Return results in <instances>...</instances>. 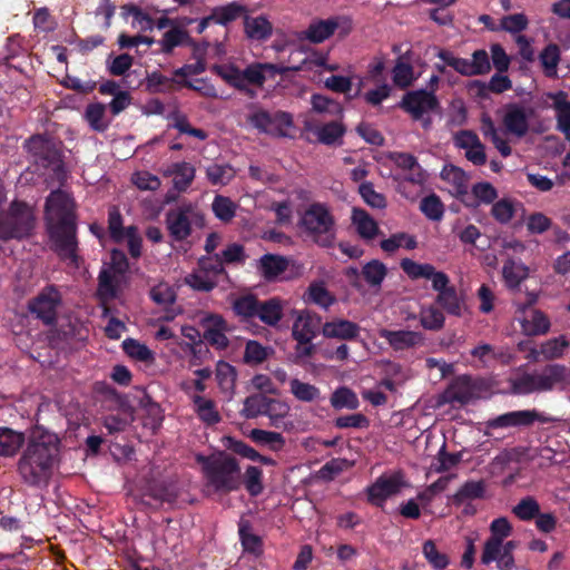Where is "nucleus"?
Returning a JSON list of instances; mask_svg holds the SVG:
<instances>
[{"label":"nucleus","instance_id":"obj_1","mask_svg":"<svg viewBox=\"0 0 570 570\" xmlns=\"http://www.w3.org/2000/svg\"><path fill=\"white\" fill-rule=\"evenodd\" d=\"M45 213L51 249L61 261H69L78 268L80 257L72 197L62 189L52 190L46 199Z\"/></svg>","mask_w":570,"mask_h":570},{"label":"nucleus","instance_id":"obj_2","mask_svg":"<svg viewBox=\"0 0 570 570\" xmlns=\"http://www.w3.org/2000/svg\"><path fill=\"white\" fill-rule=\"evenodd\" d=\"M512 533V525L504 517L494 519L490 524V537L483 544L481 562L490 564L494 562L499 570H512L515 566L513 551L517 542L505 540Z\"/></svg>","mask_w":570,"mask_h":570},{"label":"nucleus","instance_id":"obj_3","mask_svg":"<svg viewBox=\"0 0 570 570\" xmlns=\"http://www.w3.org/2000/svg\"><path fill=\"white\" fill-rule=\"evenodd\" d=\"M335 217L324 203L315 202L301 215L298 227L321 247H332L335 239Z\"/></svg>","mask_w":570,"mask_h":570},{"label":"nucleus","instance_id":"obj_4","mask_svg":"<svg viewBox=\"0 0 570 570\" xmlns=\"http://www.w3.org/2000/svg\"><path fill=\"white\" fill-rule=\"evenodd\" d=\"M568 368L563 364H548L540 373H523L509 380L510 392L528 395L534 392L552 391L568 381Z\"/></svg>","mask_w":570,"mask_h":570},{"label":"nucleus","instance_id":"obj_5","mask_svg":"<svg viewBox=\"0 0 570 570\" xmlns=\"http://www.w3.org/2000/svg\"><path fill=\"white\" fill-rule=\"evenodd\" d=\"M60 452L59 436L37 424L29 430L26 449L18 463H56L60 459Z\"/></svg>","mask_w":570,"mask_h":570},{"label":"nucleus","instance_id":"obj_6","mask_svg":"<svg viewBox=\"0 0 570 570\" xmlns=\"http://www.w3.org/2000/svg\"><path fill=\"white\" fill-rule=\"evenodd\" d=\"M35 228V216L29 205L14 200L8 213L0 217V239H22L28 237Z\"/></svg>","mask_w":570,"mask_h":570},{"label":"nucleus","instance_id":"obj_7","mask_svg":"<svg viewBox=\"0 0 570 570\" xmlns=\"http://www.w3.org/2000/svg\"><path fill=\"white\" fill-rule=\"evenodd\" d=\"M60 144L47 135H33L24 142V148L35 163L46 169L51 168L57 176L65 173Z\"/></svg>","mask_w":570,"mask_h":570},{"label":"nucleus","instance_id":"obj_8","mask_svg":"<svg viewBox=\"0 0 570 570\" xmlns=\"http://www.w3.org/2000/svg\"><path fill=\"white\" fill-rule=\"evenodd\" d=\"M306 60L299 66L284 67L269 62H254L248 65L240 75L242 89L239 91L249 92L248 85L262 87L267 79H274L277 75H286L289 71H301L305 69Z\"/></svg>","mask_w":570,"mask_h":570},{"label":"nucleus","instance_id":"obj_9","mask_svg":"<svg viewBox=\"0 0 570 570\" xmlns=\"http://www.w3.org/2000/svg\"><path fill=\"white\" fill-rule=\"evenodd\" d=\"M61 294L55 285L46 286L29 302V311L46 325L57 322L58 307L61 304Z\"/></svg>","mask_w":570,"mask_h":570},{"label":"nucleus","instance_id":"obj_10","mask_svg":"<svg viewBox=\"0 0 570 570\" xmlns=\"http://www.w3.org/2000/svg\"><path fill=\"white\" fill-rule=\"evenodd\" d=\"M249 122L261 132L274 137H288L287 130L293 127V117L289 112L281 110H258L249 116Z\"/></svg>","mask_w":570,"mask_h":570},{"label":"nucleus","instance_id":"obj_11","mask_svg":"<svg viewBox=\"0 0 570 570\" xmlns=\"http://www.w3.org/2000/svg\"><path fill=\"white\" fill-rule=\"evenodd\" d=\"M409 483L400 472L383 474L366 488L367 500L376 507H383L385 501L407 488Z\"/></svg>","mask_w":570,"mask_h":570},{"label":"nucleus","instance_id":"obj_12","mask_svg":"<svg viewBox=\"0 0 570 570\" xmlns=\"http://www.w3.org/2000/svg\"><path fill=\"white\" fill-rule=\"evenodd\" d=\"M399 106L413 119L419 120L424 114L436 111L440 108V101L433 90L417 89L406 92Z\"/></svg>","mask_w":570,"mask_h":570},{"label":"nucleus","instance_id":"obj_13","mask_svg":"<svg viewBox=\"0 0 570 570\" xmlns=\"http://www.w3.org/2000/svg\"><path fill=\"white\" fill-rule=\"evenodd\" d=\"M320 332L323 333L322 317L309 309H302L296 312L292 327V337L296 343H309Z\"/></svg>","mask_w":570,"mask_h":570},{"label":"nucleus","instance_id":"obj_14","mask_svg":"<svg viewBox=\"0 0 570 570\" xmlns=\"http://www.w3.org/2000/svg\"><path fill=\"white\" fill-rule=\"evenodd\" d=\"M194 210L191 204H184L169 209L166 214V225L170 237L176 242H183L191 234L190 215Z\"/></svg>","mask_w":570,"mask_h":570},{"label":"nucleus","instance_id":"obj_15","mask_svg":"<svg viewBox=\"0 0 570 570\" xmlns=\"http://www.w3.org/2000/svg\"><path fill=\"white\" fill-rule=\"evenodd\" d=\"M204 474L216 490L232 491L240 484L238 465H204Z\"/></svg>","mask_w":570,"mask_h":570},{"label":"nucleus","instance_id":"obj_16","mask_svg":"<svg viewBox=\"0 0 570 570\" xmlns=\"http://www.w3.org/2000/svg\"><path fill=\"white\" fill-rule=\"evenodd\" d=\"M400 265L403 272L411 279H431L433 289H438L443 286L446 279V274L444 272L436 271L435 267L429 263L421 264L411 258H403Z\"/></svg>","mask_w":570,"mask_h":570},{"label":"nucleus","instance_id":"obj_17","mask_svg":"<svg viewBox=\"0 0 570 570\" xmlns=\"http://www.w3.org/2000/svg\"><path fill=\"white\" fill-rule=\"evenodd\" d=\"M546 422L537 410H519L501 414L490 421L489 425L493 429L510 426H530L534 422Z\"/></svg>","mask_w":570,"mask_h":570},{"label":"nucleus","instance_id":"obj_18","mask_svg":"<svg viewBox=\"0 0 570 570\" xmlns=\"http://www.w3.org/2000/svg\"><path fill=\"white\" fill-rule=\"evenodd\" d=\"M360 332L357 323L344 318H335L323 324V336L326 338L354 341L358 338Z\"/></svg>","mask_w":570,"mask_h":570},{"label":"nucleus","instance_id":"obj_19","mask_svg":"<svg viewBox=\"0 0 570 570\" xmlns=\"http://www.w3.org/2000/svg\"><path fill=\"white\" fill-rule=\"evenodd\" d=\"M381 336L387 341L390 346L394 351H403L417 345H422L424 342V335L421 332L415 331H389L384 330Z\"/></svg>","mask_w":570,"mask_h":570},{"label":"nucleus","instance_id":"obj_20","mask_svg":"<svg viewBox=\"0 0 570 570\" xmlns=\"http://www.w3.org/2000/svg\"><path fill=\"white\" fill-rule=\"evenodd\" d=\"M317 138V141L325 146H341L343 137L346 132V127L343 122L332 120L323 125L308 127Z\"/></svg>","mask_w":570,"mask_h":570},{"label":"nucleus","instance_id":"obj_21","mask_svg":"<svg viewBox=\"0 0 570 570\" xmlns=\"http://www.w3.org/2000/svg\"><path fill=\"white\" fill-rule=\"evenodd\" d=\"M434 291L438 292L435 303L442 309L453 316L462 315V299L460 298L456 288L453 285H450V277L448 275L444 285Z\"/></svg>","mask_w":570,"mask_h":570},{"label":"nucleus","instance_id":"obj_22","mask_svg":"<svg viewBox=\"0 0 570 570\" xmlns=\"http://www.w3.org/2000/svg\"><path fill=\"white\" fill-rule=\"evenodd\" d=\"M27 443V436L23 432L11 428H0V456L11 458Z\"/></svg>","mask_w":570,"mask_h":570},{"label":"nucleus","instance_id":"obj_23","mask_svg":"<svg viewBox=\"0 0 570 570\" xmlns=\"http://www.w3.org/2000/svg\"><path fill=\"white\" fill-rule=\"evenodd\" d=\"M450 402L466 404L473 396V380L470 375L456 376L445 391Z\"/></svg>","mask_w":570,"mask_h":570},{"label":"nucleus","instance_id":"obj_24","mask_svg":"<svg viewBox=\"0 0 570 570\" xmlns=\"http://www.w3.org/2000/svg\"><path fill=\"white\" fill-rule=\"evenodd\" d=\"M338 27V18L321 19L312 22L304 31V38L312 43H321L334 35Z\"/></svg>","mask_w":570,"mask_h":570},{"label":"nucleus","instance_id":"obj_25","mask_svg":"<svg viewBox=\"0 0 570 570\" xmlns=\"http://www.w3.org/2000/svg\"><path fill=\"white\" fill-rule=\"evenodd\" d=\"M288 265L285 256L268 253L259 258L258 269L266 281H274L288 268Z\"/></svg>","mask_w":570,"mask_h":570},{"label":"nucleus","instance_id":"obj_26","mask_svg":"<svg viewBox=\"0 0 570 570\" xmlns=\"http://www.w3.org/2000/svg\"><path fill=\"white\" fill-rule=\"evenodd\" d=\"M352 223L355 225L357 234L363 238L371 240L380 232L375 219L363 208L354 207L352 210Z\"/></svg>","mask_w":570,"mask_h":570},{"label":"nucleus","instance_id":"obj_27","mask_svg":"<svg viewBox=\"0 0 570 570\" xmlns=\"http://www.w3.org/2000/svg\"><path fill=\"white\" fill-rule=\"evenodd\" d=\"M197 417L206 425L213 426L222 421V416L213 400L196 394L191 397Z\"/></svg>","mask_w":570,"mask_h":570},{"label":"nucleus","instance_id":"obj_28","mask_svg":"<svg viewBox=\"0 0 570 570\" xmlns=\"http://www.w3.org/2000/svg\"><path fill=\"white\" fill-rule=\"evenodd\" d=\"M284 316L283 302L278 297L259 301L257 316L264 324L276 326Z\"/></svg>","mask_w":570,"mask_h":570},{"label":"nucleus","instance_id":"obj_29","mask_svg":"<svg viewBox=\"0 0 570 570\" xmlns=\"http://www.w3.org/2000/svg\"><path fill=\"white\" fill-rule=\"evenodd\" d=\"M503 124L509 132L522 137L528 131V118L522 107L510 105L503 118Z\"/></svg>","mask_w":570,"mask_h":570},{"label":"nucleus","instance_id":"obj_30","mask_svg":"<svg viewBox=\"0 0 570 570\" xmlns=\"http://www.w3.org/2000/svg\"><path fill=\"white\" fill-rule=\"evenodd\" d=\"M304 299L306 303L315 304L324 309L331 307L336 301L323 282H312L306 289Z\"/></svg>","mask_w":570,"mask_h":570},{"label":"nucleus","instance_id":"obj_31","mask_svg":"<svg viewBox=\"0 0 570 570\" xmlns=\"http://www.w3.org/2000/svg\"><path fill=\"white\" fill-rule=\"evenodd\" d=\"M246 12L247 9L245 6L233 1L226 6L213 8L210 11V19L214 20V23L227 26L230 22L237 20L239 17L244 16Z\"/></svg>","mask_w":570,"mask_h":570},{"label":"nucleus","instance_id":"obj_32","mask_svg":"<svg viewBox=\"0 0 570 570\" xmlns=\"http://www.w3.org/2000/svg\"><path fill=\"white\" fill-rule=\"evenodd\" d=\"M158 43L160 45L161 52L169 55L176 47L185 43L190 45L193 43V40L190 39L187 30L177 26L168 29Z\"/></svg>","mask_w":570,"mask_h":570},{"label":"nucleus","instance_id":"obj_33","mask_svg":"<svg viewBox=\"0 0 570 570\" xmlns=\"http://www.w3.org/2000/svg\"><path fill=\"white\" fill-rule=\"evenodd\" d=\"M106 108L102 102H92L86 107L85 119L97 132H104L110 126V120L106 119Z\"/></svg>","mask_w":570,"mask_h":570},{"label":"nucleus","instance_id":"obj_34","mask_svg":"<svg viewBox=\"0 0 570 570\" xmlns=\"http://www.w3.org/2000/svg\"><path fill=\"white\" fill-rule=\"evenodd\" d=\"M390 159L399 168L412 171L411 176L407 178L410 181L420 184L424 180L422 168L419 165L417 159L412 154L392 153L390 155Z\"/></svg>","mask_w":570,"mask_h":570},{"label":"nucleus","instance_id":"obj_35","mask_svg":"<svg viewBox=\"0 0 570 570\" xmlns=\"http://www.w3.org/2000/svg\"><path fill=\"white\" fill-rule=\"evenodd\" d=\"M539 61L543 73L548 78L558 77V65L560 62V48L556 43H549L539 55Z\"/></svg>","mask_w":570,"mask_h":570},{"label":"nucleus","instance_id":"obj_36","mask_svg":"<svg viewBox=\"0 0 570 570\" xmlns=\"http://www.w3.org/2000/svg\"><path fill=\"white\" fill-rule=\"evenodd\" d=\"M244 27L247 37L254 40H265L273 31L272 23L263 16L255 18L246 16Z\"/></svg>","mask_w":570,"mask_h":570},{"label":"nucleus","instance_id":"obj_37","mask_svg":"<svg viewBox=\"0 0 570 570\" xmlns=\"http://www.w3.org/2000/svg\"><path fill=\"white\" fill-rule=\"evenodd\" d=\"M387 275V267L379 259H372L362 267L364 282L372 288H380Z\"/></svg>","mask_w":570,"mask_h":570},{"label":"nucleus","instance_id":"obj_38","mask_svg":"<svg viewBox=\"0 0 570 570\" xmlns=\"http://www.w3.org/2000/svg\"><path fill=\"white\" fill-rule=\"evenodd\" d=\"M566 91H557L548 94V98L552 100V108L556 110L557 129L570 124V101L567 100Z\"/></svg>","mask_w":570,"mask_h":570},{"label":"nucleus","instance_id":"obj_39","mask_svg":"<svg viewBox=\"0 0 570 570\" xmlns=\"http://www.w3.org/2000/svg\"><path fill=\"white\" fill-rule=\"evenodd\" d=\"M237 372L236 368L225 361L216 364V381L223 393L232 394L235 389Z\"/></svg>","mask_w":570,"mask_h":570},{"label":"nucleus","instance_id":"obj_40","mask_svg":"<svg viewBox=\"0 0 570 570\" xmlns=\"http://www.w3.org/2000/svg\"><path fill=\"white\" fill-rule=\"evenodd\" d=\"M485 483L484 481H469L465 482L454 494L453 501L456 504H463L468 501L485 498Z\"/></svg>","mask_w":570,"mask_h":570},{"label":"nucleus","instance_id":"obj_41","mask_svg":"<svg viewBox=\"0 0 570 570\" xmlns=\"http://www.w3.org/2000/svg\"><path fill=\"white\" fill-rule=\"evenodd\" d=\"M238 533L240 543L245 551L254 554H259L262 552V539L252 531V527L247 520H239Z\"/></svg>","mask_w":570,"mask_h":570},{"label":"nucleus","instance_id":"obj_42","mask_svg":"<svg viewBox=\"0 0 570 570\" xmlns=\"http://www.w3.org/2000/svg\"><path fill=\"white\" fill-rule=\"evenodd\" d=\"M19 473L30 484L45 485L51 475V465H19Z\"/></svg>","mask_w":570,"mask_h":570},{"label":"nucleus","instance_id":"obj_43","mask_svg":"<svg viewBox=\"0 0 570 570\" xmlns=\"http://www.w3.org/2000/svg\"><path fill=\"white\" fill-rule=\"evenodd\" d=\"M420 210L428 219L432 222H440L443 219L445 208L441 198L436 194L432 193L421 199Z\"/></svg>","mask_w":570,"mask_h":570},{"label":"nucleus","instance_id":"obj_44","mask_svg":"<svg viewBox=\"0 0 570 570\" xmlns=\"http://www.w3.org/2000/svg\"><path fill=\"white\" fill-rule=\"evenodd\" d=\"M258 304L259 299L255 295H243L233 302V311L244 320L253 318L257 316Z\"/></svg>","mask_w":570,"mask_h":570},{"label":"nucleus","instance_id":"obj_45","mask_svg":"<svg viewBox=\"0 0 570 570\" xmlns=\"http://www.w3.org/2000/svg\"><path fill=\"white\" fill-rule=\"evenodd\" d=\"M269 397L263 393L252 394L244 401L242 414L246 419H254L259 415H265Z\"/></svg>","mask_w":570,"mask_h":570},{"label":"nucleus","instance_id":"obj_46","mask_svg":"<svg viewBox=\"0 0 570 570\" xmlns=\"http://www.w3.org/2000/svg\"><path fill=\"white\" fill-rule=\"evenodd\" d=\"M235 175V169L228 164H213L206 169L207 179L213 185L225 186L234 179Z\"/></svg>","mask_w":570,"mask_h":570},{"label":"nucleus","instance_id":"obj_47","mask_svg":"<svg viewBox=\"0 0 570 570\" xmlns=\"http://www.w3.org/2000/svg\"><path fill=\"white\" fill-rule=\"evenodd\" d=\"M122 350L129 357L139 362L151 363L155 360L154 352L135 338H126L122 342Z\"/></svg>","mask_w":570,"mask_h":570},{"label":"nucleus","instance_id":"obj_48","mask_svg":"<svg viewBox=\"0 0 570 570\" xmlns=\"http://www.w3.org/2000/svg\"><path fill=\"white\" fill-rule=\"evenodd\" d=\"M174 187L178 191H185L195 178V168L188 163H179L174 166Z\"/></svg>","mask_w":570,"mask_h":570},{"label":"nucleus","instance_id":"obj_49","mask_svg":"<svg viewBox=\"0 0 570 570\" xmlns=\"http://www.w3.org/2000/svg\"><path fill=\"white\" fill-rule=\"evenodd\" d=\"M331 405L336 409L355 410L358 407L360 402L357 395L348 387H338L331 396Z\"/></svg>","mask_w":570,"mask_h":570},{"label":"nucleus","instance_id":"obj_50","mask_svg":"<svg viewBox=\"0 0 570 570\" xmlns=\"http://www.w3.org/2000/svg\"><path fill=\"white\" fill-rule=\"evenodd\" d=\"M212 209L215 216L224 223L230 222L236 215V204L229 197L222 195L215 196Z\"/></svg>","mask_w":570,"mask_h":570},{"label":"nucleus","instance_id":"obj_51","mask_svg":"<svg viewBox=\"0 0 570 570\" xmlns=\"http://www.w3.org/2000/svg\"><path fill=\"white\" fill-rule=\"evenodd\" d=\"M440 58L446 66L453 68L456 72L464 77H473L470 59L455 57L451 51L441 49L438 52Z\"/></svg>","mask_w":570,"mask_h":570},{"label":"nucleus","instance_id":"obj_52","mask_svg":"<svg viewBox=\"0 0 570 570\" xmlns=\"http://www.w3.org/2000/svg\"><path fill=\"white\" fill-rule=\"evenodd\" d=\"M420 323L425 330L440 331L444 326L445 317L439 308L435 306H429L421 309Z\"/></svg>","mask_w":570,"mask_h":570},{"label":"nucleus","instance_id":"obj_53","mask_svg":"<svg viewBox=\"0 0 570 570\" xmlns=\"http://www.w3.org/2000/svg\"><path fill=\"white\" fill-rule=\"evenodd\" d=\"M185 283L195 291L208 293L217 286L218 281L197 268L185 277Z\"/></svg>","mask_w":570,"mask_h":570},{"label":"nucleus","instance_id":"obj_54","mask_svg":"<svg viewBox=\"0 0 570 570\" xmlns=\"http://www.w3.org/2000/svg\"><path fill=\"white\" fill-rule=\"evenodd\" d=\"M197 267L203 273L217 279L220 275H227L219 254L202 256L197 261Z\"/></svg>","mask_w":570,"mask_h":570},{"label":"nucleus","instance_id":"obj_55","mask_svg":"<svg viewBox=\"0 0 570 570\" xmlns=\"http://www.w3.org/2000/svg\"><path fill=\"white\" fill-rule=\"evenodd\" d=\"M108 232L112 242L122 243L127 235V227L122 225V216L117 207L108 212Z\"/></svg>","mask_w":570,"mask_h":570},{"label":"nucleus","instance_id":"obj_56","mask_svg":"<svg viewBox=\"0 0 570 570\" xmlns=\"http://www.w3.org/2000/svg\"><path fill=\"white\" fill-rule=\"evenodd\" d=\"M227 448L232 453L237 454L243 459H248V460H253V461L259 460V463H275L271 459L261 456L252 446H249L248 444H246L243 441H238V440L228 438L227 439Z\"/></svg>","mask_w":570,"mask_h":570},{"label":"nucleus","instance_id":"obj_57","mask_svg":"<svg viewBox=\"0 0 570 570\" xmlns=\"http://www.w3.org/2000/svg\"><path fill=\"white\" fill-rule=\"evenodd\" d=\"M502 274L507 285L514 288L528 276V269L521 264L508 261L503 265Z\"/></svg>","mask_w":570,"mask_h":570},{"label":"nucleus","instance_id":"obj_58","mask_svg":"<svg viewBox=\"0 0 570 570\" xmlns=\"http://www.w3.org/2000/svg\"><path fill=\"white\" fill-rule=\"evenodd\" d=\"M291 393L302 402H312L320 396V390L313 384L305 383L298 379H293L289 382Z\"/></svg>","mask_w":570,"mask_h":570},{"label":"nucleus","instance_id":"obj_59","mask_svg":"<svg viewBox=\"0 0 570 570\" xmlns=\"http://www.w3.org/2000/svg\"><path fill=\"white\" fill-rule=\"evenodd\" d=\"M212 72L219 76L224 81H226L229 86L234 87L235 89L239 90L242 89L240 85V75L242 70H239L234 65H213L210 67Z\"/></svg>","mask_w":570,"mask_h":570},{"label":"nucleus","instance_id":"obj_60","mask_svg":"<svg viewBox=\"0 0 570 570\" xmlns=\"http://www.w3.org/2000/svg\"><path fill=\"white\" fill-rule=\"evenodd\" d=\"M358 193L363 200L372 208L383 209L386 207V198L383 194L375 191L371 181H364L358 186Z\"/></svg>","mask_w":570,"mask_h":570},{"label":"nucleus","instance_id":"obj_61","mask_svg":"<svg viewBox=\"0 0 570 570\" xmlns=\"http://www.w3.org/2000/svg\"><path fill=\"white\" fill-rule=\"evenodd\" d=\"M288 412L289 406L285 402L269 397L265 415L271 419L273 426L281 428L284 425V419L288 415Z\"/></svg>","mask_w":570,"mask_h":570},{"label":"nucleus","instance_id":"obj_62","mask_svg":"<svg viewBox=\"0 0 570 570\" xmlns=\"http://www.w3.org/2000/svg\"><path fill=\"white\" fill-rule=\"evenodd\" d=\"M311 104L313 110L320 114L327 112L332 116L343 114V107L341 106L340 102L320 94H314L312 96Z\"/></svg>","mask_w":570,"mask_h":570},{"label":"nucleus","instance_id":"obj_63","mask_svg":"<svg viewBox=\"0 0 570 570\" xmlns=\"http://www.w3.org/2000/svg\"><path fill=\"white\" fill-rule=\"evenodd\" d=\"M268 357V348L257 341H248L245 346L244 362L246 364H261Z\"/></svg>","mask_w":570,"mask_h":570},{"label":"nucleus","instance_id":"obj_64","mask_svg":"<svg viewBox=\"0 0 570 570\" xmlns=\"http://www.w3.org/2000/svg\"><path fill=\"white\" fill-rule=\"evenodd\" d=\"M392 78L394 85L402 89L411 86L413 81L412 66L399 59L393 68Z\"/></svg>","mask_w":570,"mask_h":570}]
</instances>
